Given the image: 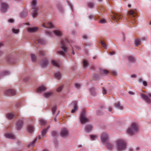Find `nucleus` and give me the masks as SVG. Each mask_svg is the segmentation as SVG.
<instances>
[{
    "label": "nucleus",
    "instance_id": "52",
    "mask_svg": "<svg viewBox=\"0 0 151 151\" xmlns=\"http://www.w3.org/2000/svg\"><path fill=\"white\" fill-rule=\"evenodd\" d=\"M75 86L76 88H79L80 87L81 85L79 84L76 83L75 84Z\"/></svg>",
    "mask_w": 151,
    "mask_h": 151
},
{
    "label": "nucleus",
    "instance_id": "58",
    "mask_svg": "<svg viewBox=\"0 0 151 151\" xmlns=\"http://www.w3.org/2000/svg\"><path fill=\"white\" fill-rule=\"evenodd\" d=\"M139 81L140 82H142V83H143V81L142 79L141 78H140L139 79Z\"/></svg>",
    "mask_w": 151,
    "mask_h": 151
},
{
    "label": "nucleus",
    "instance_id": "49",
    "mask_svg": "<svg viewBox=\"0 0 151 151\" xmlns=\"http://www.w3.org/2000/svg\"><path fill=\"white\" fill-rule=\"evenodd\" d=\"M112 74L113 76H116L117 75V73L116 71H113L112 72Z\"/></svg>",
    "mask_w": 151,
    "mask_h": 151
},
{
    "label": "nucleus",
    "instance_id": "60",
    "mask_svg": "<svg viewBox=\"0 0 151 151\" xmlns=\"http://www.w3.org/2000/svg\"><path fill=\"white\" fill-rule=\"evenodd\" d=\"M93 16L92 15H89V18L90 19H92L93 18Z\"/></svg>",
    "mask_w": 151,
    "mask_h": 151
},
{
    "label": "nucleus",
    "instance_id": "20",
    "mask_svg": "<svg viewBox=\"0 0 151 151\" xmlns=\"http://www.w3.org/2000/svg\"><path fill=\"white\" fill-rule=\"evenodd\" d=\"M27 131L29 133H32L34 131V128L32 126L29 125L28 126Z\"/></svg>",
    "mask_w": 151,
    "mask_h": 151
},
{
    "label": "nucleus",
    "instance_id": "50",
    "mask_svg": "<svg viewBox=\"0 0 151 151\" xmlns=\"http://www.w3.org/2000/svg\"><path fill=\"white\" fill-rule=\"evenodd\" d=\"M100 22L101 23H104L106 22V20L105 19H103L100 21Z\"/></svg>",
    "mask_w": 151,
    "mask_h": 151
},
{
    "label": "nucleus",
    "instance_id": "31",
    "mask_svg": "<svg viewBox=\"0 0 151 151\" xmlns=\"http://www.w3.org/2000/svg\"><path fill=\"white\" fill-rule=\"evenodd\" d=\"M42 26L44 27H45L46 28H47V27L52 28L53 27L52 24L50 22H49L48 23V24H47V27H46L45 24H43V25H42Z\"/></svg>",
    "mask_w": 151,
    "mask_h": 151
},
{
    "label": "nucleus",
    "instance_id": "55",
    "mask_svg": "<svg viewBox=\"0 0 151 151\" xmlns=\"http://www.w3.org/2000/svg\"><path fill=\"white\" fill-rule=\"evenodd\" d=\"M109 53L111 55H113L115 54V52L114 51L109 52Z\"/></svg>",
    "mask_w": 151,
    "mask_h": 151
},
{
    "label": "nucleus",
    "instance_id": "5",
    "mask_svg": "<svg viewBox=\"0 0 151 151\" xmlns=\"http://www.w3.org/2000/svg\"><path fill=\"white\" fill-rule=\"evenodd\" d=\"M112 13L113 15H111L110 16L111 19L117 22L119 21V19H121V17L118 14L113 12H112Z\"/></svg>",
    "mask_w": 151,
    "mask_h": 151
},
{
    "label": "nucleus",
    "instance_id": "38",
    "mask_svg": "<svg viewBox=\"0 0 151 151\" xmlns=\"http://www.w3.org/2000/svg\"><path fill=\"white\" fill-rule=\"evenodd\" d=\"M86 111L84 110H83L81 115L80 118L86 117Z\"/></svg>",
    "mask_w": 151,
    "mask_h": 151
},
{
    "label": "nucleus",
    "instance_id": "7",
    "mask_svg": "<svg viewBox=\"0 0 151 151\" xmlns=\"http://www.w3.org/2000/svg\"><path fill=\"white\" fill-rule=\"evenodd\" d=\"M68 131L65 128H63L60 132V135L63 137H66L69 134Z\"/></svg>",
    "mask_w": 151,
    "mask_h": 151
},
{
    "label": "nucleus",
    "instance_id": "63",
    "mask_svg": "<svg viewBox=\"0 0 151 151\" xmlns=\"http://www.w3.org/2000/svg\"><path fill=\"white\" fill-rule=\"evenodd\" d=\"M108 110L109 111H111L112 110V108L111 107H109L108 108Z\"/></svg>",
    "mask_w": 151,
    "mask_h": 151
},
{
    "label": "nucleus",
    "instance_id": "2",
    "mask_svg": "<svg viewBox=\"0 0 151 151\" xmlns=\"http://www.w3.org/2000/svg\"><path fill=\"white\" fill-rule=\"evenodd\" d=\"M138 129L137 125L136 124L134 123L132 124L130 127L128 129L127 132L129 135H132L137 131Z\"/></svg>",
    "mask_w": 151,
    "mask_h": 151
},
{
    "label": "nucleus",
    "instance_id": "4",
    "mask_svg": "<svg viewBox=\"0 0 151 151\" xmlns=\"http://www.w3.org/2000/svg\"><path fill=\"white\" fill-rule=\"evenodd\" d=\"M66 43H69L68 40L65 39L64 40H61V47L63 50L65 52H67L68 49L66 46Z\"/></svg>",
    "mask_w": 151,
    "mask_h": 151
},
{
    "label": "nucleus",
    "instance_id": "43",
    "mask_svg": "<svg viewBox=\"0 0 151 151\" xmlns=\"http://www.w3.org/2000/svg\"><path fill=\"white\" fill-rule=\"evenodd\" d=\"M57 107L56 106H54L52 109V111L53 114H54L56 110Z\"/></svg>",
    "mask_w": 151,
    "mask_h": 151
},
{
    "label": "nucleus",
    "instance_id": "6",
    "mask_svg": "<svg viewBox=\"0 0 151 151\" xmlns=\"http://www.w3.org/2000/svg\"><path fill=\"white\" fill-rule=\"evenodd\" d=\"M1 11L2 13H5L8 8V5L5 3H2L1 4Z\"/></svg>",
    "mask_w": 151,
    "mask_h": 151
},
{
    "label": "nucleus",
    "instance_id": "28",
    "mask_svg": "<svg viewBox=\"0 0 151 151\" xmlns=\"http://www.w3.org/2000/svg\"><path fill=\"white\" fill-rule=\"evenodd\" d=\"M63 87V85H61L59 86L58 87V88L56 89V91L58 92H61L62 91Z\"/></svg>",
    "mask_w": 151,
    "mask_h": 151
},
{
    "label": "nucleus",
    "instance_id": "32",
    "mask_svg": "<svg viewBox=\"0 0 151 151\" xmlns=\"http://www.w3.org/2000/svg\"><path fill=\"white\" fill-rule=\"evenodd\" d=\"M48 131V129H44L41 132V134L42 136L43 137L44 136L47 134Z\"/></svg>",
    "mask_w": 151,
    "mask_h": 151
},
{
    "label": "nucleus",
    "instance_id": "1",
    "mask_svg": "<svg viewBox=\"0 0 151 151\" xmlns=\"http://www.w3.org/2000/svg\"><path fill=\"white\" fill-rule=\"evenodd\" d=\"M125 142L122 139H119L116 142V148L117 151H122L126 148Z\"/></svg>",
    "mask_w": 151,
    "mask_h": 151
},
{
    "label": "nucleus",
    "instance_id": "10",
    "mask_svg": "<svg viewBox=\"0 0 151 151\" xmlns=\"http://www.w3.org/2000/svg\"><path fill=\"white\" fill-rule=\"evenodd\" d=\"M27 31L29 33H33L36 32L38 29V27H29L27 28Z\"/></svg>",
    "mask_w": 151,
    "mask_h": 151
},
{
    "label": "nucleus",
    "instance_id": "13",
    "mask_svg": "<svg viewBox=\"0 0 151 151\" xmlns=\"http://www.w3.org/2000/svg\"><path fill=\"white\" fill-rule=\"evenodd\" d=\"M6 93L9 96H13L15 95L16 93L14 90L10 89L6 91Z\"/></svg>",
    "mask_w": 151,
    "mask_h": 151
},
{
    "label": "nucleus",
    "instance_id": "21",
    "mask_svg": "<svg viewBox=\"0 0 151 151\" xmlns=\"http://www.w3.org/2000/svg\"><path fill=\"white\" fill-rule=\"evenodd\" d=\"M6 138L11 139H14L15 138V137L12 134H6L5 135Z\"/></svg>",
    "mask_w": 151,
    "mask_h": 151
},
{
    "label": "nucleus",
    "instance_id": "46",
    "mask_svg": "<svg viewBox=\"0 0 151 151\" xmlns=\"http://www.w3.org/2000/svg\"><path fill=\"white\" fill-rule=\"evenodd\" d=\"M90 137V138L93 140H94L96 137V136L94 135H91Z\"/></svg>",
    "mask_w": 151,
    "mask_h": 151
},
{
    "label": "nucleus",
    "instance_id": "14",
    "mask_svg": "<svg viewBox=\"0 0 151 151\" xmlns=\"http://www.w3.org/2000/svg\"><path fill=\"white\" fill-rule=\"evenodd\" d=\"M72 104L73 105V109H72L71 111L72 113H74L77 110L78 107L77 106V102L76 101H73L72 103Z\"/></svg>",
    "mask_w": 151,
    "mask_h": 151
},
{
    "label": "nucleus",
    "instance_id": "30",
    "mask_svg": "<svg viewBox=\"0 0 151 151\" xmlns=\"http://www.w3.org/2000/svg\"><path fill=\"white\" fill-rule=\"evenodd\" d=\"M40 122L42 125H45L47 123V121L43 119H41L40 120Z\"/></svg>",
    "mask_w": 151,
    "mask_h": 151
},
{
    "label": "nucleus",
    "instance_id": "23",
    "mask_svg": "<svg viewBox=\"0 0 151 151\" xmlns=\"http://www.w3.org/2000/svg\"><path fill=\"white\" fill-rule=\"evenodd\" d=\"M51 64L53 66L58 67V68L60 67V65L56 60H52L51 61Z\"/></svg>",
    "mask_w": 151,
    "mask_h": 151
},
{
    "label": "nucleus",
    "instance_id": "17",
    "mask_svg": "<svg viewBox=\"0 0 151 151\" xmlns=\"http://www.w3.org/2000/svg\"><path fill=\"white\" fill-rule=\"evenodd\" d=\"M46 89L47 88L43 86H42L37 88V92H43L46 91Z\"/></svg>",
    "mask_w": 151,
    "mask_h": 151
},
{
    "label": "nucleus",
    "instance_id": "45",
    "mask_svg": "<svg viewBox=\"0 0 151 151\" xmlns=\"http://www.w3.org/2000/svg\"><path fill=\"white\" fill-rule=\"evenodd\" d=\"M101 43L102 46L104 47L105 48H107L106 45L103 42L101 41Z\"/></svg>",
    "mask_w": 151,
    "mask_h": 151
},
{
    "label": "nucleus",
    "instance_id": "57",
    "mask_svg": "<svg viewBox=\"0 0 151 151\" xmlns=\"http://www.w3.org/2000/svg\"><path fill=\"white\" fill-rule=\"evenodd\" d=\"M14 22V20L12 19H10L9 20V22L10 23H13Z\"/></svg>",
    "mask_w": 151,
    "mask_h": 151
},
{
    "label": "nucleus",
    "instance_id": "19",
    "mask_svg": "<svg viewBox=\"0 0 151 151\" xmlns=\"http://www.w3.org/2000/svg\"><path fill=\"white\" fill-rule=\"evenodd\" d=\"M53 93V92H52L49 91L45 93L44 95V96L45 98H47L51 96Z\"/></svg>",
    "mask_w": 151,
    "mask_h": 151
},
{
    "label": "nucleus",
    "instance_id": "40",
    "mask_svg": "<svg viewBox=\"0 0 151 151\" xmlns=\"http://www.w3.org/2000/svg\"><path fill=\"white\" fill-rule=\"evenodd\" d=\"M129 14L131 15L133 17L135 16L134 15V12L132 10H130L129 11Z\"/></svg>",
    "mask_w": 151,
    "mask_h": 151
},
{
    "label": "nucleus",
    "instance_id": "39",
    "mask_svg": "<svg viewBox=\"0 0 151 151\" xmlns=\"http://www.w3.org/2000/svg\"><path fill=\"white\" fill-rule=\"evenodd\" d=\"M88 61L86 60H84L83 61V67L84 68L87 66Z\"/></svg>",
    "mask_w": 151,
    "mask_h": 151
},
{
    "label": "nucleus",
    "instance_id": "33",
    "mask_svg": "<svg viewBox=\"0 0 151 151\" xmlns=\"http://www.w3.org/2000/svg\"><path fill=\"white\" fill-rule=\"evenodd\" d=\"M31 57L32 61L35 62L36 61V57L35 55L31 54Z\"/></svg>",
    "mask_w": 151,
    "mask_h": 151
},
{
    "label": "nucleus",
    "instance_id": "27",
    "mask_svg": "<svg viewBox=\"0 0 151 151\" xmlns=\"http://www.w3.org/2000/svg\"><path fill=\"white\" fill-rule=\"evenodd\" d=\"M55 78L58 79H60L61 78V74L59 72L55 73Z\"/></svg>",
    "mask_w": 151,
    "mask_h": 151
},
{
    "label": "nucleus",
    "instance_id": "42",
    "mask_svg": "<svg viewBox=\"0 0 151 151\" xmlns=\"http://www.w3.org/2000/svg\"><path fill=\"white\" fill-rule=\"evenodd\" d=\"M12 32L15 34H17L19 32V30L18 29H12Z\"/></svg>",
    "mask_w": 151,
    "mask_h": 151
},
{
    "label": "nucleus",
    "instance_id": "18",
    "mask_svg": "<svg viewBox=\"0 0 151 151\" xmlns=\"http://www.w3.org/2000/svg\"><path fill=\"white\" fill-rule=\"evenodd\" d=\"M114 106L116 108L119 109L123 110V106L121 105L119 102H117L115 103Z\"/></svg>",
    "mask_w": 151,
    "mask_h": 151
},
{
    "label": "nucleus",
    "instance_id": "62",
    "mask_svg": "<svg viewBox=\"0 0 151 151\" xmlns=\"http://www.w3.org/2000/svg\"><path fill=\"white\" fill-rule=\"evenodd\" d=\"M87 37H88L86 35H83V38L84 39H87Z\"/></svg>",
    "mask_w": 151,
    "mask_h": 151
},
{
    "label": "nucleus",
    "instance_id": "16",
    "mask_svg": "<svg viewBox=\"0 0 151 151\" xmlns=\"http://www.w3.org/2000/svg\"><path fill=\"white\" fill-rule=\"evenodd\" d=\"M92 127L91 125H86L85 128V131L87 132H89L91 131L92 130Z\"/></svg>",
    "mask_w": 151,
    "mask_h": 151
},
{
    "label": "nucleus",
    "instance_id": "48",
    "mask_svg": "<svg viewBox=\"0 0 151 151\" xmlns=\"http://www.w3.org/2000/svg\"><path fill=\"white\" fill-rule=\"evenodd\" d=\"M9 74V72L7 71H5L3 72V73H2V76H5L6 75H7Z\"/></svg>",
    "mask_w": 151,
    "mask_h": 151
},
{
    "label": "nucleus",
    "instance_id": "9",
    "mask_svg": "<svg viewBox=\"0 0 151 151\" xmlns=\"http://www.w3.org/2000/svg\"><path fill=\"white\" fill-rule=\"evenodd\" d=\"M109 139L108 134L106 133H104L101 135V140L103 142H104L107 141Z\"/></svg>",
    "mask_w": 151,
    "mask_h": 151
},
{
    "label": "nucleus",
    "instance_id": "44",
    "mask_svg": "<svg viewBox=\"0 0 151 151\" xmlns=\"http://www.w3.org/2000/svg\"><path fill=\"white\" fill-rule=\"evenodd\" d=\"M38 42L40 44H43L44 42V40L42 39H40L38 40Z\"/></svg>",
    "mask_w": 151,
    "mask_h": 151
},
{
    "label": "nucleus",
    "instance_id": "47",
    "mask_svg": "<svg viewBox=\"0 0 151 151\" xmlns=\"http://www.w3.org/2000/svg\"><path fill=\"white\" fill-rule=\"evenodd\" d=\"M58 52L60 55H62V56H64L65 55V53H64L63 51H58Z\"/></svg>",
    "mask_w": 151,
    "mask_h": 151
},
{
    "label": "nucleus",
    "instance_id": "8",
    "mask_svg": "<svg viewBox=\"0 0 151 151\" xmlns=\"http://www.w3.org/2000/svg\"><path fill=\"white\" fill-rule=\"evenodd\" d=\"M23 125V122L22 120H19L16 124V127L17 130H19L21 129Z\"/></svg>",
    "mask_w": 151,
    "mask_h": 151
},
{
    "label": "nucleus",
    "instance_id": "59",
    "mask_svg": "<svg viewBox=\"0 0 151 151\" xmlns=\"http://www.w3.org/2000/svg\"><path fill=\"white\" fill-rule=\"evenodd\" d=\"M24 14V13H22V14H21V16L23 17H26L27 16V14H25V16H24V15H23Z\"/></svg>",
    "mask_w": 151,
    "mask_h": 151
},
{
    "label": "nucleus",
    "instance_id": "24",
    "mask_svg": "<svg viewBox=\"0 0 151 151\" xmlns=\"http://www.w3.org/2000/svg\"><path fill=\"white\" fill-rule=\"evenodd\" d=\"M14 116V114L11 113H9L7 114L6 117L9 119H13Z\"/></svg>",
    "mask_w": 151,
    "mask_h": 151
},
{
    "label": "nucleus",
    "instance_id": "61",
    "mask_svg": "<svg viewBox=\"0 0 151 151\" xmlns=\"http://www.w3.org/2000/svg\"><path fill=\"white\" fill-rule=\"evenodd\" d=\"M131 77L132 78H135L136 77V75L135 74H133V75H132Z\"/></svg>",
    "mask_w": 151,
    "mask_h": 151
},
{
    "label": "nucleus",
    "instance_id": "12",
    "mask_svg": "<svg viewBox=\"0 0 151 151\" xmlns=\"http://www.w3.org/2000/svg\"><path fill=\"white\" fill-rule=\"evenodd\" d=\"M80 121L81 124H84L89 121V119L86 117L80 118Z\"/></svg>",
    "mask_w": 151,
    "mask_h": 151
},
{
    "label": "nucleus",
    "instance_id": "64",
    "mask_svg": "<svg viewBox=\"0 0 151 151\" xmlns=\"http://www.w3.org/2000/svg\"><path fill=\"white\" fill-rule=\"evenodd\" d=\"M129 94L131 95H134V93L133 92L131 91H129Z\"/></svg>",
    "mask_w": 151,
    "mask_h": 151
},
{
    "label": "nucleus",
    "instance_id": "11",
    "mask_svg": "<svg viewBox=\"0 0 151 151\" xmlns=\"http://www.w3.org/2000/svg\"><path fill=\"white\" fill-rule=\"evenodd\" d=\"M40 139L41 137L40 136H39L37 137L32 142H30V143L28 145V147H33L34 146V145L35 143L36 140L37 139Z\"/></svg>",
    "mask_w": 151,
    "mask_h": 151
},
{
    "label": "nucleus",
    "instance_id": "15",
    "mask_svg": "<svg viewBox=\"0 0 151 151\" xmlns=\"http://www.w3.org/2000/svg\"><path fill=\"white\" fill-rule=\"evenodd\" d=\"M142 98L145 100L147 103L150 104L151 102L150 99L145 94H142L141 95Z\"/></svg>",
    "mask_w": 151,
    "mask_h": 151
},
{
    "label": "nucleus",
    "instance_id": "35",
    "mask_svg": "<svg viewBox=\"0 0 151 151\" xmlns=\"http://www.w3.org/2000/svg\"><path fill=\"white\" fill-rule=\"evenodd\" d=\"M51 135L54 137L57 136V133L56 131H52L51 133Z\"/></svg>",
    "mask_w": 151,
    "mask_h": 151
},
{
    "label": "nucleus",
    "instance_id": "29",
    "mask_svg": "<svg viewBox=\"0 0 151 151\" xmlns=\"http://www.w3.org/2000/svg\"><path fill=\"white\" fill-rule=\"evenodd\" d=\"M91 93V95L93 96H95L96 95L95 90L94 88H91L90 90Z\"/></svg>",
    "mask_w": 151,
    "mask_h": 151
},
{
    "label": "nucleus",
    "instance_id": "3",
    "mask_svg": "<svg viewBox=\"0 0 151 151\" xmlns=\"http://www.w3.org/2000/svg\"><path fill=\"white\" fill-rule=\"evenodd\" d=\"M37 3V0H32V9L31 12L32 16L34 18L36 17L38 14L37 11L38 10L39 8L36 7Z\"/></svg>",
    "mask_w": 151,
    "mask_h": 151
},
{
    "label": "nucleus",
    "instance_id": "53",
    "mask_svg": "<svg viewBox=\"0 0 151 151\" xmlns=\"http://www.w3.org/2000/svg\"><path fill=\"white\" fill-rule=\"evenodd\" d=\"M58 9L59 10V11L60 12H62L63 11V8L61 6H59L58 7Z\"/></svg>",
    "mask_w": 151,
    "mask_h": 151
},
{
    "label": "nucleus",
    "instance_id": "37",
    "mask_svg": "<svg viewBox=\"0 0 151 151\" xmlns=\"http://www.w3.org/2000/svg\"><path fill=\"white\" fill-rule=\"evenodd\" d=\"M135 43L136 46L140 45L141 44L140 40L139 39H136L135 40Z\"/></svg>",
    "mask_w": 151,
    "mask_h": 151
},
{
    "label": "nucleus",
    "instance_id": "26",
    "mask_svg": "<svg viewBox=\"0 0 151 151\" xmlns=\"http://www.w3.org/2000/svg\"><path fill=\"white\" fill-rule=\"evenodd\" d=\"M128 61L130 62H134L135 61L134 58L132 56H129L127 58Z\"/></svg>",
    "mask_w": 151,
    "mask_h": 151
},
{
    "label": "nucleus",
    "instance_id": "34",
    "mask_svg": "<svg viewBox=\"0 0 151 151\" xmlns=\"http://www.w3.org/2000/svg\"><path fill=\"white\" fill-rule=\"evenodd\" d=\"M101 73L102 75L106 74L108 73L109 72L106 70H102L101 71Z\"/></svg>",
    "mask_w": 151,
    "mask_h": 151
},
{
    "label": "nucleus",
    "instance_id": "56",
    "mask_svg": "<svg viewBox=\"0 0 151 151\" xmlns=\"http://www.w3.org/2000/svg\"><path fill=\"white\" fill-rule=\"evenodd\" d=\"M98 77V76L97 74H95L93 76V77L96 79H97Z\"/></svg>",
    "mask_w": 151,
    "mask_h": 151
},
{
    "label": "nucleus",
    "instance_id": "54",
    "mask_svg": "<svg viewBox=\"0 0 151 151\" xmlns=\"http://www.w3.org/2000/svg\"><path fill=\"white\" fill-rule=\"evenodd\" d=\"M143 85L145 86H147V83L146 81H143Z\"/></svg>",
    "mask_w": 151,
    "mask_h": 151
},
{
    "label": "nucleus",
    "instance_id": "22",
    "mask_svg": "<svg viewBox=\"0 0 151 151\" xmlns=\"http://www.w3.org/2000/svg\"><path fill=\"white\" fill-rule=\"evenodd\" d=\"M55 35L58 36H61L62 35V32L58 30H55L53 31Z\"/></svg>",
    "mask_w": 151,
    "mask_h": 151
},
{
    "label": "nucleus",
    "instance_id": "25",
    "mask_svg": "<svg viewBox=\"0 0 151 151\" xmlns=\"http://www.w3.org/2000/svg\"><path fill=\"white\" fill-rule=\"evenodd\" d=\"M41 64L42 65L45 66L48 64V62L46 59L43 60L41 63Z\"/></svg>",
    "mask_w": 151,
    "mask_h": 151
},
{
    "label": "nucleus",
    "instance_id": "36",
    "mask_svg": "<svg viewBox=\"0 0 151 151\" xmlns=\"http://www.w3.org/2000/svg\"><path fill=\"white\" fill-rule=\"evenodd\" d=\"M39 54L41 55L44 56L45 55V52L43 50H41L39 51Z\"/></svg>",
    "mask_w": 151,
    "mask_h": 151
},
{
    "label": "nucleus",
    "instance_id": "41",
    "mask_svg": "<svg viewBox=\"0 0 151 151\" xmlns=\"http://www.w3.org/2000/svg\"><path fill=\"white\" fill-rule=\"evenodd\" d=\"M88 6L90 8H92L93 7V2H89L88 4Z\"/></svg>",
    "mask_w": 151,
    "mask_h": 151
},
{
    "label": "nucleus",
    "instance_id": "51",
    "mask_svg": "<svg viewBox=\"0 0 151 151\" xmlns=\"http://www.w3.org/2000/svg\"><path fill=\"white\" fill-rule=\"evenodd\" d=\"M102 92L104 94H106L107 92L106 91L105 89L104 88H102Z\"/></svg>",
    "mask_w": 151,
    "mask_h": 151
}]
</instances>
